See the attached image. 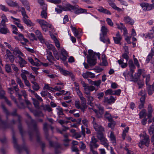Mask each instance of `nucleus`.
Instances as JSON below:
<instances>
[{"label": "nucleus", "instance_id": "1", "mask_svg": "<svg viewBox=\"0 0 154 154\" xmlns=\"http://www.w3.org/2000/svg\"><path fill=\"white\" fill-rule=\"evenodd\" d=\"M2 108L4 112L6 115V121H2L1 119V122H0V127H2L3 128H8L10 127V125L8 122V116L9 115H11L13 116H17L18 117V121L19 123L18 126L20 133L21 135L22 139L23 141H24L23 137L25 135V132L23 131L22 129V127L21 124V116L17 113V110L16 109H14L12 112L10 113L8 109L5 107L4 105H2Z\"/></svg>", "mask_w": 154, "mask_h": 154}, {"label": "nucleus", "instance_id": "2", "mask_svg": "<svg viewBox=\"0 0 154 154\" xmlns=\"http://www.w3.org/2000/svg\"><path fill=\"white\" fill-rule=\"evenodd\" d=\"M26 115L30 119V123H28V124L29 128L28 132L29 139L31 141L33 140L34 136V132H35L36 134L37 141L41 145L42 150V152H43L45 144L41 140L39 133L37 127L36 122L35 120L32 119L31 117L28 113H26Z\"/></svg>", "mask_w": 154, "mask_h": 154}, {"label": "nucleus", "instance_id": "3", "mask_svg": "<svg viewBox=\"0 0 154 154\" xmlns=\"http://www.w3.org/2000/svg\"><path fill=\"white\" fill-rule=\"evenodd\" d=\"M50 128L52 130L54 129V128L51 125H48L47 123H45L43 124V129L45 133L46 139L49 141V144L50 146L53 147L55 149V152L56 154H58L60 153L59 149L61 148V145L56 142H53L50 140L49 138L48 133V127Z\"/></svg>", "mask_w": 154, "mask_h": 154}, {"label": "nucleus", "instance_id": "4", "mask_svg": "<svg viewBox=\"0 0 154 154\" xmlns=\"http://www.w3.org/2000/svg\"><path fill=\"white\" fill-rule=\"evenodd\" d=\"M12 139L14 147L18 151L19 153H21L22 151L24 150L26 152L27 154H29L28 148L25 145L24 143H23L21 146L18 144L17 139L15 137V132L13 130L12 132Z\"/></svg>", "mask_w": 154, "mask_h": 154}, {"label": "nucleus", "instance_id": "5", "mask_svg": "<svg viewBox=\"0 0 154 154\" xmlns=\"http://www.w3.org/2000/svg\"><path fill=\"white\" fill-rule=\"evenodd\" d=\"M89 55H87V62L91 66H94L95 65L97 60L96 56L98 59H100V54L99 53L94 52L91 50H89L88 51Z\"/></svg>", "mask_w": 154, "mask_h": 154}, {"label": "nucleus", "instance_id": "6", "mask_svg": "<svg viewBox=\"0 0 154 154\" xmlns=\"http://www.w3.org/2000/svg\"><path fill=\"white\" fill-rule=\"evenodd\" d=\"M84 88V93L86 95V96L90 95V91H92L94 90L95 88L92 85L89 86L88 84H86L84 81L81 82Z\"/></svg>", "mask_w": 154, "mask_h": 154}, {"label": "nucleus", "instance_id": "7", "mask_svg": "<svg viewBox=\"0 0 154 154\" xmlns=\"http://www.w3.org/2000/svg\"><path fill=\"white\" fill-rule=\"evenodd\" d=\"M57 8L60 9L63 11H71L72 10H74L77 9L78 8V6L77 5H75L73 6L69 4L68 3L65 6H62L60 5H57Z\"/></svg>", "mask_w": 154, "mask_h": 154}, {"label": "nucleus", "instance_id": "8", "mask_svg": "<svg viewBox=\"0 0 154 154\" xmlns=\"http://www.w3.org/2000/svg\"><path fill=\"white\" fill-rule=\"evenodd\" d=\"M151 2L153 3L149 4L147 3H141L140 5L144 11H149L154 9V0H152Z\"/></svg>", "mask_w": 154, "mask_h": 154}, {"label": "nucleus", "instance_id": "9", "mask_svg": "<svg viewBox=\"0 0 154 154\" xmlns=\"http://www.w3.org/2000/svg\"><path fill=\"white\" fill-rule=\"evenodd\" d=\"M143 139L140 140L142 143H143L145 146L148 147L149 146L150 143V139L149 137L147 135L146 133L143 135Z\"/></svg>", "mask_w": 154, "mask_h": 154}, {"label": "nucleus", "instance_id": "10", "mask_svg": "<svg viewBox=\"0 0 154 154\" xmlns=\"http://www.w3.org/2000/svg\"><path fill=\"white\" fill-rule=\"evenodd\" d=\"M116 100V99L113 96H111L109 98L108 97H105L103 102L105 103L110 104L113 103Z\"/></svg>", "mask_w": 154, "mask_h": 154}, {"label": "nucleus", "instance_id": "11", "mask_svg": "<svg viewBox=\"0 0 154 154\" xmlns=\"http://www.w3.org/2000/svg\"><path fill=\"white\" fill-rule=\"evenodd\" d=\"M46 52L47 54L48 55V56H47V59L52 64H54V63L52 60L56 61V60H55L54 57L53 56L52 53L51 52L48 50V49L46 50Z\"/></svg>", "mask_w": 154, "mask_h": 154}, {"label": "nucleus", "instance_id": "12", "mask_svg": "<svg viewBox=\"0 0 154 154\" xmlns=\"http://www.w3.org/2000/svg\"><path fill=\"white\" fill-rule=\"evenodd\" d=\"M61 54L62 55L61 57H60V59L63 61H65L67 59V57L68 56V53L65 50L62 48L60 51Z\"/></svg>", "mask_w": 154, "mask_h": 154}, {"label": "nucleus", "instance_id": "13", "mask_svg": "<svg viewBox=\"0 0 154 154\" xmlns=\"http://www.w3.org/2000/svg\"><path fill=\"white\" fill-rule=\"evenodd\" d=\"M17 57L19 59L18 63L20 67L21 68L25 67V65L27 63V62L20 56L18 55Z\"/></svg>", "mask_w": 154, "mask_h": 154}, {"label": "nucleus", "instance_id": "14", "mask_svg": "<svg viewBox=\"0 0 154 154\" xmlns=\"http://www.w3.org/2000/svg\"><path fill=\"white\" fill-rule=\"evenodd\" d=\"M79 98L81 100V106H82V110H85L87 108L85 98L82 95L79 97Z\"/></svg>", "mask_w": 154, "mask_h": 154}, {"label": "nucleus", "instance_id": "15", "mask_svg": "<svg viewBox=\"0 0 154 154\" xmlns=\"http://www.w3.org/2000/svg\"><path fill=\"white\" fill-rule=\"evenodd\" d=\"M100 39L101 42L106 44L110 43L109 38L106 37V35H102L101 34H100Z\"/></svg>", "mask_w": 154, "mask_h": 154}, {"label": "nucleus", "instance_id": "16", "mask_svg": "<svg viewBox=\"0 0 154 154\" xmlns=\"http://www.w3.org/2000/svg\"><path fill=\"white\" fill-rule=\"evenodd\" d=\"M35 34L37 35V37L39 40L42 43H45V39L43 38L41 33L40 32L37 30L35 32Z\"/></svg>", "mask_w": 154, "mask_h": 154}, {"label": "nucleus", "instance_id": "17", "mask_svg": "<svg viewBox=\"0 0 154 154\" xmlns=\"http://www.w3.org/2000/svg\"><path fill=\"white\" fill-rule=\"evenodd\" d=\"M96 106L98 109V112L99 115L98 116V118H100L102 117L104 113V107L100 104H97Z\"/></svg>", "mask_w": 154, "mask_h": 154}, {"label": "nucleus", "instance_id": "18", "mask_svg": "<svg viewBox=\"0 0 154 154\" xmlns=\"http://www.w3.org/2000/svg\"><path fill=\"white\" fill-rule=\"evenodd\" d=\"M124 21L127 23L133 25L134 23V20L129 16L125 17L124 18Z\"/></svg>", "mask_w": 154, "mask_h": 154}, {"label": "nucleus", "instance_id": "19", "mask_svg": "<svg viewBox=\"0 0 154 154\" xmlns=\"http://www.w3.org/2000/svg\"><path fill=\"white\" fill-rule=\"evenodd\" d=\"M27 18L28 17H23V22L25 24H26L28 26H33L34 25V23L32 22L30 20L27 19Z\"/></svg>", "mask_w": 154, "mask_h": 154}, {"label": "nucleus", "instance_id": "20", "mask_svg": "<svg viewBox=\"0 0 154 154\" xmlns=\"http://www.w3.org/2000/svg\"><path fill=\"white\" fill-rule=\"evenodd\" d=\"M6 2L8 6L11 7L18 6V3L16 2H13L10 0H6Z\"/></svg>", "mask_w": 154, "mask_h": 154}, {"label": "nucleus", "instance_id": "21", "mask_svg": "<svg viewBox=\"0 0 154 154\" xmlns=\"http://www.w3.org/2000/svg\"><path fill=\"white\" fill-rule=\"evenodd\" d=\"M97 11L103 13L111 15V12L108 10L105 9L102 7H100V8L97 9Z\"/></svg>", "mask_w": 154, "mask_h": 154}, {"label": "nucleus", "instance_id": "22", "mask_svg": "<svg viewBox=\"0 0 154 154\" xmlns=\"http://www.w3.org/2000/svg\"><path fill=\"white\" fill-rule=\"evenodd\" d=\"M88 81L91 84L94 85L97 87L99 86L101 83V81L100 80L96 81H93L91 79H89Z\"/></svg>", "mask_w": 154, "mask_h": 154}, {"label": "nucleus", "instance_id": "23", "mask_svg": "<svg viewBox=\"0 0 154 154\" xmlns=\"http://www.w3.org/2000/svg\"><path fill=\"white\" fill-rule=\"evenodd\" d=\"M148 94L149 95H151L153 91L154 92V82L152 85H149L147 87Z\"/></svg>", "mask_w": 154, "mask_h": 154}, {"label": "nucleus", "instance_id": "24", "mask_svg": "<svg viewBox=\"0 0 154 154\" xmlns=\"http://www.w3.org/2000/svg\"><path fill=\"white\" fill-rule=\"evenodd\" d=\"M93 126L95 130L97 131V132L104 131V128L101 126L97 124Z\"/></svg>", "mask_w": 154, "mask_h": 154}, {"label": "nucleus", "instance_id": "25", "mask_svg": "<svg viewBox=\"0 0 154 154\" xmlns=\"http://www.w3.org/2000/svg\"><path fill=\"white\" fill-rule=\"evenodd\" d=\"M36 21L40 24L41 26H48V23L43 19H37Z\"/></svg>", "mask_w": 154, "mask_h": 154}, {"label": "nucleus", "instance_id": "26", "mask_svg": "<svg viewBox=\"0 0 154 154\" xmlns=\"http://www.w3.org/2000/svg\"><path fill=\"white\" fill-rule=\"evenodd\" d=\"M20 1L24 6L25 7L26 9L30 11L29 5L27 0H20Z\"/></svg>", "mask_w": 154, "mask_h": 154}, {"label": "nucleus", "instance_id": "27", "mask_svg": "<svg viewBox=\"0 0 154 154\" xmlns=\"http://www.w3.org/2000/svg\"><path fill=\"white\" fill-rule=\"evenodd\" d=\"M101 142V144L103 145L106 148L108 147L109 145L107 143V140L105 137L99 139Z\"/></svg>", "mask_w": 154, "mask_h": 154}, {"label": "nucleus", "instance_id": "28", "mask_svg": "<svg viewBox=\"0 0 154 154\" xmlns=\"http://www.w3.org/2000/svg\"><path fill=\"white\" fill-rule=\"evenodd\" d=\"M101 31L102 33L100 34H101L102 35H106L108 30L107 28L105 26H102L101 28Z\"/></svg>", "mask_w": 154, "mask_h": 154}, {"label": "nucleus", "instance_id": "29", "mask_svg": "<svg viewBox=\"0 0 154 154\" xmlns=\"http://www.w3.org/2000/svg\"><path fill=\"white\" fill-rule=\"evenodd\" d=\"M86 97L87 98V100L88 101V104L90 105L91 106H93V104L92 103V102L93 101V97L91 96L90 95L89 96H86Z\"/></svg>", "mask_w": 154, "mask_h": 154}, {"label": "nucleus", "instance_id": "30", "mask_svg": "<svg viewBox=\"0 0 154 154\" xmlns=\"http://www.w3.org/2000/svg\"><path fill=\"white\" fill-rule=\"evenodd\" d=\"M0 32L2 34H5L9 33V31L7 27L1 26L0 28Z\"/></svg>", "mask_w": 154, "mask_h": 154}, {"label": "nucleus", "instance_id": "31", "mask_svg": "<svg viewBox=\"0 0 154 154\" xmlns=\"http://www.w3.org/2000/svg\"><path fill=\"white\" fill-rule=\"evenodd\" d=\"M123 61L124 60L123 59H120L118 60L119 63L122 68H125L128 66L127 63H124Z\"/></svg>", "mask_w": 154, "mask_h": 154}, {"label": "nucleus", "instance_id": "32", "mask_svg": "<svg viewBox=\"0 0 154 154\" xmlns=\"http://www.w3.org/2000/svg\"><path fill=\"white\" fill-rule=\"evenodd\" d=\"M59 70L60 71L61 73L65 76L68 75L69 74L70 72H69L63 68L59 67Z\"/></svg>", "mask_w": 154, "mask_h": 154}, {"label": "nucleus", "instance_id": "33", "mask_svg": "<svg viewBox=\"0 0 154 154\" xmlns=\"http://www.w3.org/2000/svg\"><path fill=\"white\" fill-rule=\"evenodd\" d=\"M89 146L90 151L94 150V148H97L99 146V145L96 143H90Z\"/></svg>", "mask_w": 154, "mask_h": 154}, {"label": "nucleus", "instance_id": "34", "mask_svg": "<svg viewBox=\"0 0 154 154\" xmlns=\"http://www.w3.org/2000/svg\"><path fill=\"white\" fill-rule=\"evenodd\" d=\"M148 112L147 115V117H152V113L153 111V109L151 104H149L148 108Z\"/></svg>", "mask_w": 154, "mask_h": 154}, {"label": "nucleus", "instance_id": "35", "mask_svg": "<svg viewBox=\"0 0 154 154\" xmlns=\"http://www.w3.org/2000/svg\"><path fill=\"white\" fill-rule=\"evenodd\" d=\"M57 109L58 111L57 112V113L59 117H60V116H63L64 115V114L63 113V110L62 108L60 106H58L57 108Z\"/></svg>", "mask_w": 154, "mask_h": 154}, {"label": "nucleus", "instance_id": "36", "mask_svg": "<svg viewBox=\"0 0 154 154\" xmlns=\"http://www.w3.org/2000/svg\"><path fill=\"white\" fill-rule=\"evenodd\" d=\"M139 117L140 119H142L143 117H146L147 115V113L146 112V110L145 109L143 110L141 112H140L139 113Z\"/></svg>", "mask_w": 154, "mask_h": 154}, {"label": "nucleus", "instance_id": "37", "mask_svg": "<svg viewBox=\"0 0 154 154\" xmlns=\"http://www.w3.org/2000/svg\"><path fill=\"white\" fill-rule=\"evenodd\" d=\"M47 9L45 7V9H43L42 11L41 14V16L42 18L46 19L47 17V13L46 11Z\"/></svg>", "mask_w": 154, "mask_h": 154}, {"label": "nucleus", "instance_id": "38", "mask_svg": "<svg viewBox=\"0 0 154 154\" xmlns=\"http://www.w3.org/2000/svg\"><path fill=\"white\" fill-rule=\"evenodd\" d=\"M53 39L55 45L56 47L59 49L60 48V44L59 41L57 39L55 36H54L53 37Z\"/></svg>", "mask_w": 154, "mask_h": 154}, {"label": "nucleus", "instance_id": "39", "mask_svg": "<svg viewBox=\"0 0 154 154\" xmlns=\"http://www.w3.org/2000/svg\"><path fill=\"white\" fill-rule=\"evenodd\" d=\"M110 138L112 143H116V138L115 136L114 135L113 133L112 132H111Z\"/></svg>", "mask_w": 154, "mask_h": 154}, {"label": "nucleus", "instance_id": "40", "mask_svg": "<svg viewBox=\"0 0 154 154\" xmlns=\"http://www.w3.org/2000/svg\"><path fill=\"white\" fill-rule=\"evenodd\" d=\"M113 38L115 43L117 44H119L120 43L122 38L113 37Z\"/></svg>", "mask_w": 154, "mask_h": 154}, {"label": "nucleus", "instance_id": "41", "mask_svg": "<svg viewBox=\"0 0 154 154\" xmlns=\"http://www.w3.org/2000/svg\"><path fill=\"white\" fill-rule=\"evenodd\" d=\"M105 116L109 121H112L113 119L111 115L107 112H106Z\"/></svg>", "mask_w": 154, "mask_h": 154}, {"label": "nucleus", "instance_id": "42", "mask_svg": "<svg viewBox=\"0 0 154 154\" xmlns=\"http://www.w3.org/2000/svg\"><path fill=\"white\" fill-rule=\"evenodd\" d=\"M46 45L48 49L52 51L55 49V47L52 44H46Z\"/></svg>", "mask_w": 154, "mask_h": 154}, {"label": "nucleus", "instance_id": "43", "mask_svg": "<svg viewBox=\"0 0 154 154\" xmlns=\"http://www.w3.org/2000/svg\"><path fill=\"white\" fill-rule=\"evenodd\" d=\"M32 100L33 101V103L35 106V107L37 108H39V102L35 98H33Z\"/></svg>", "mask_w": 154, "mask_h": 154}, {"label": "nucleus", "instance_id": "44", "mask_svg": "<svg viewBox=\"0 0 154 154\" xmlns=\"http://www.w3.org/2000/svg\"><path fill=\"white\" fill-rule=\"evenodd\" d=\"M15 49L16 50L14 49V51H13V53L14 54L15 53H16V54H18L21 56L23 57L24 56V54L20 51L17 48H15Z\"/></svg>", "mask_w": 154, "mask_h": 154}, {"label": "nucleus", "instance_id": "45", "mask_svg": "<svg viewBox=\"0 0 154 154\" xmlns=\"http://www.w3.org/2000/svg\"><path fill=\"white\" fill-rule=\"evenodd\" d=\"M75 105L77 108L78 109H81L83 112H84V111L85 110H82V106L80 105V103L79 101L75 102Z\"/></svg>", "mask_w": 154, "mask_h": 154}, {"label": "nucleus", "instance_id": "46", "mask_svg": "<svg viewBox=\"0 0 154 154\" xmlns=\"http://www.w3.org/2000/svg\"><path fill=\"white\" fill-rule=\"evenodd\" d=\"M128 66L130 68L135 69L136 67L134 65L133 61L131 60H130L128 62Z\"/></svg>", "mask_w": 154, "mask_h": 154}, {"label": "nucleus", "instance_id": "47", "mask_svg": "<svg viewBox=\"0 0 154 154\" xmlns=\"http://www.w3.org/2000/svg\"><path fill=\"white\" fill-rule=\"evenodd\" d=\"M5 70L6 72L8 73L11 72V66L9 64H7L5 66Z\"/></svg>", "mask_w": 154, "mask_h": 154}, {"label": "nucleus", "instance_id": "48", "mask_svg": "<svg viewBox=\"0 0 154 154\" xmlns=\"http://www.w3.org/2000/svg\"><path fill=\"white\" fill-rule=\"evenodd\" d=\"M121 91V90L120 89H118L115 91H113L112 95L119 96L120 95Z\"/></svg>", "mask_w": 154, "mask_h": 154}, {"label": "nucleus", "instance_id": "49", "mask_svg": "<svg viewBox=\"0 0 154 154\" xmlns=\"http://www.w3.org/2000/svg\"><path fill=\"white\" fill-rule=\"evenodd\" d=\"M109 122H110L108 124V126L109 127L112 129L114 128V126L116 124V122H115L113 120L112 121Z\"/></svg>", "mask_w": 154, "mask_h": 154}, {"label": "nucleus", "instance_id": "50", "mask_svg": "<svg viewBox=\"0 0 154 154\" xmlns=\"http://www.w3.org/2000/svg\"><path fill=\"white\" fill-rule=\"evenodd\" d=\"M48 2L55 4H59L61 2V0H46Z\"/></svg>", "mask_w": 154, "mask_h": 154}, {"label": "nucleus", "instance_id": "51", "mask_svg": "<svg viewBox=\"0 0 154 154\" xmlns=\"http://www.w3.org/2000/svg\"><path fill=\"white\" fill-rule=\"evenodd\" d=\"M149 134L150 135L154 133V126H151L148 129Z\"/></svg>", "mask_w": 154, "mask_h": 154}, {"label": "nucleus", "instance_id": "52", "mask_svg": "<svg viewBox=\"0 0 154 154\" xmlns=\"http://www.w3.org/2000/svg\"><path fill=\"white\" fill-rule=\"evenodd\" d=\"M28 60L32 65H35L36 66H38L39 64L38 63H36L30 57L29 58H28Z\"/></svg>", "mask_w": 154, "mask_h": 154}, {"label": "nucleus", "instance_id": "53", "mask_svg": "<svg viewBox=\"0 0 154 154\" xmlns=\"http://www.w3.org/2000/svg\"><path fill=\"white\" fill-rule=\"evenodd\" d=\"M104 96V93L103 92H100L98 93L97 94V97L99 99H101L103 98Z\"/></svg>", "mask_w": 154, "mask_h": 154}, {"label": "nucleus", "instance_id": "54", "mask_svg": "<svg viewBox=\"0 0 154 154\" xmlns=\"http://www.w3.org/2000/svg\"><path fill=\"white\" fill-rule=\"evenodd\" d=\"M90 72H86L83 73L82 74V76L85 79H87L89 77V75H91Z\"/></svg>", "mask_w": 154, "mask_h": 154}, {"label": "nucleus", "instance_id": "55", "mask_svg": "<svg viewBox=\"0 0 154 154\" xmlns=\"http://www.w3.org/2000/svg\"><path fill=\"white\" fill-rule=\"evenodd\" d=\"M102 132L100 131L97 132V137L99 140L104 137Z\"/></svg>", "mask_w": 154, "mask_h": 154}, {"label": "nucleus", "instance_id": "56", "mask_svg": "<svg viewBox=\"0 0 154 154\" xmlns=\"http://www.w3.org/2000/svg\"><path fill=\"white\" fill-rule=\"evenodd\" d=\"M0 8L1 10L4 11H8V9L5 6L2 4L0 5Z\"/></svg>", "mask_w": 154, "mask_h": 154}, {"label": "nucleus", "instance_id": "57", "mask_svg": "<svg viewBox=\"0 0 154 154\" xmlns=\"http://www.w3.org/2000/svg\"><path fill=\"white\" fill-rule=\"evenodd\" d=\"M23 35L22 34H20L17 36H15V39H17L19 40H22L23 38Z\"/></svg>", "mask_w": 154, "mask_h": 154}, {"label": "nucleus", "instance_id": "58", "mask_svg": "<svg viewBox=\"0 0 154 154\" xmlns=\"http://www.w3.org/2000/svg\"><path fill=\"white\" fill-rule=\"evenodd\" d=\"M5 94V91L4 90H2L0 91V97L1 98L5 99L6 98L4 96Z\"/></svg>", "mask_w": 154, "mask_h": 154}, {"label": "nucleus", "instance_id": "59", "mask_svg": "<svg viewBox=\"0 0 154 154\" xmlns=\"http://www.w3.org/2000/svg\"><path fill=\"white\" fill-rule=\"evenodd\" d=\"M146 96V93H144L143 95L140 98V102L141 103H144Z\"/></svg>", "mask_w": 154, "mask_h": 154}, {"label": "nucleus", "instance_id": "60", "mask_svg": "<svg viewBox=\"0 0 154 154\" xmlns=\"http://www.w3.org/2000/svg\"><path fill=\"white\" fill-rule=\"evenodd\" d=\"M7 57H8L9 60L10 61V62L12 63H13L14 62V56L12 54L9 55L8 56H7Z\"/></svg>", "mask_w": 154, "mask_h": 154}, {"label": "nucleus", "instance_id": "61", "mask_svg": "<svg viewBox=\"0 0 154 154\" xmlns=\"http://www.w3.org/2000/svg\"><path fill=\"white\" fill-rule=\"evenodd\" d=\"M113 90L111 89H109L106 90L105 92V94L106 95L109 94L112 95Z\"/></svg>", "mask_w": 154, "mask_h": 154}, {"label": "nucleus", "instance_id": "62", "mask_svg": "<svg viewBox=\"0 0 154 154\" xmlns=\"http://www.w3.org/2000/svg\"><path fill=\"white\" fill-rule=\"evenodd\" d=\"M128 54L123 53L122 55V57L124 58L125 59L126 61H128L129 60V56Z\"/></svg>", "mask_w": 154, "mask_h": 154}, {"label": "nucleus", "instance_id": "63", "mask_svg": "<svg viewBox=\"0 0 154 154\" xmlns=\"http://www.w3.org/2000/svg\"><path fill=\"white\" fill-rule=\"evenodd\" d=\"M152 56L151 55V54H149L146 60V62L147 63H148L150 60L152 59Z\"/></svg>", "mask_w": 154, "mask_h": 154}, {"label": "nucleus", "instance_id": "64", "mask_svg": "<svg viewBox=\"0 0 154 154\" xmlns=\"http://www.w3.org/2000/svg\"><path fill=\"white\" fill-rule=\"evenodd\" d=\"M106 21L108 25L111 26H113V23L110 19L108 18H107Z\"/></svg>", "mask_w": 154, "mask_h": 154}]
</instances>
